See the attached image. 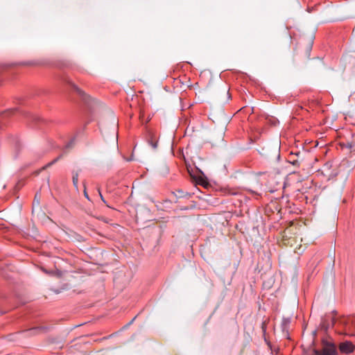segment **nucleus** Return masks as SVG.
I'll return each mask as SVG.
<instances>
[{"label": "nucleus", "mask_w": 355, "mask_h": 355, "mask_svg": "<svg viewBox=\"0 0 355 355\" xmlns=\"http://www.w3.org/2000/svg\"><path fill=\"white\" fill-rule=\"evenodd\" d=\"M282 243L283 245L286 246L290 245L291 247L293 248L294 252L298 254L304 252L306 248L305 246H302V245H296V246H294L295 244L297 243L296 238L291 237L287 239L284 235L283 236Z\"/></svg>", "instance_id": "3"}, {"label": "nucleus", "mask_w": 355, "mask_h": 355, "mask_svg": "<svg viewBox=\"0 0 355 355\" xmlns=\"http://www.w3.org/2000/svg\"><path fill=\"white\" fill-rule=\"evenodd\" d=\"M223 136L224 132L222 131L219 133L216 140L214 139V138H211L210 141L213 144V145H216L223 141ZM212 137H214V136Z\"/></svg>", "instance_id": "7"}, {"label": "nucleus", "mask_w": 355, "mask_h": 355, "mask_svg": "<svg viewBox=\"0 0 355 355\" xmlns=\"http://www.w3.org/2000/svg\"><path fill=\"white\" fill-rule=\"evenodd\" d=\"M227 100H228L230 98V96L227 92Z\"/></svg>", "instance_id": "21"}, {"label": "nucleus", "mask_w": 355, "mask_h": 355, "mask_svg": "<svg viewBox=\"0 0 355 355\" xmlns=\"http://www.w3.org/2000/svg\"><path fill=\"white\" fill-rule=\"evenodd\" d=\"M280 259H281V261H282V263H285V262H286V256H284V255H282V256H281V257H280Z\"/></svg>", "instance_id": "18"}, {"label": "nucleus", "mask_w": 355, "mask_h": 355, "mask_svg": "<svg viewBox=\"0 0 355 355\" xmlns=\"http://www.w3.org/2000/svg\"><path fill=\"white\" fill-rule=\"evenodd\" d=\"M321 327L325 331L329 329V324L326 322V320H323L321 323Z\"/></svg>", "instance_id": "10"}, {"label": "nucleus", "mask_w": 355, "mask_h": 355, "mask_svg": "<svg viewBox=\"0 0 355 355\" xmlns=\"http://www.w3.org/2000/svg\"><path fill=\"white\" fill-rule=\"evenodd\" d=\"M72 86L78 94L83 96L85 95L84 92L79 89L78 87H76L75 85L72 84Z\"/></svg>", "instance_id": "9"}, {"label": "nucleus", "mask_w": 355, "mask_h": 355, "mask_svg": "<svg viewBox=\"0 0 355 355\" xmlns=\"http://www.w3.org/2000/svg\"><path fill=\"white\" fill-rule=\"evenodd\" d=\"M79 171H73L72 181L74 187L78 190V182Z\"/></svg>", "instance_id": "8"}, {"label": "nucleus", "mask_w": 355, "mask_h": 355, "mask_svg": "<svg viewBox=\"0 0 355 355\" xmlns=\"http://www.w3.org/2000/svg\"><path fill=\"white\" fill-rule=\"evenodd\" d=\"M74 145V141L73 140H71L70 142H69V144H67L65 146L66 149H69V148H71Z\"/></svg>", "instance_id": "12"}, {"label": "nucleus", "mask_w": 355, "mask_h": 355, "mask_svg": "<svg viewBox=\"0 0 355 355\" xmlns=\"http://www.w3.org/2000/svg\"><path fill=\"white\" fill-rule=\"evenodd\" d=\"M135 318H134L130 321V323H131V324H132V323H133V321H134V320H135Z\"/></svg>", "instance_id": "23"}, {"label": "nucleus", "mask_w": 355, "mask_h": 355, "mask_svg": "<svg viewBox=\"0 0 355 355\" xmlns=\"http://www.w3.org/2000/svg\"><path fill=\"white\" fill-rule=\"evenodd\" d=\"M327 258L329 261V268H330V270H333L335 265V253H329Z\"/></svg>", "instance_id": "6"}, {"label": "nucleus", "mask_w": 355, "mask_h": 355, "mask_svg": "<svg viewBox=\"0 0 355 355\" xmlns=\"http://www.w3.org/2000/svg\"><path fill=\"white\" fill-rule=\"evenodd\" d=\"M34 203H36L37 205H40V200L39 199H37V194L35 195Z\"/></svg>", "instance_id": "17"}, {"label": "nucleus", "mask_w": 355, "mask_h": 355, "mask_svg": "<svg viewBox=\"0 0 355 355\" xmlns=\"http://www.w3.org/2000/svg\"><path fill=\"white\" fill-rule=\"evenodd\" d=\"M292 165L300 167L301 164L304 162V158H300L297 159L293 156V153H291V155L289 157V161H288Z\"/></svg>", "instance_id": "5"}, {"label": "nucleus", "mask_w": 355, "mask_h": 355, "mask_svg": "<svg viewBox=\"0 0 355 355\" xmlns=\"http://www.w3.org/2000/svg\"><path fill=\"white\" fill-rule=\"evenodd\" d=\"M84 196H85V197L87 199H88L89 200H90V199H89V197L88 194H87V191H86V186H85V184H84Z\"/></svg>", "instance_id": "14"}, {"label": "nucleus", "mask_w": 355, "mask_h": 355, "mask_svg": "<svg viewBox=\"0 0 355 355\" xmlns=\"http://www.w3.org/2000/svg\"><path fill=\"white\" fill-rule=\"evenodd\" d=\"M262 150V155L270 159L278 160L280 157V147L278 144H276L272 147L268 146L267 148H263Z\"/></svg>", "instance_id": "2"}, {"label": "nucleus", "mask_w": 355, "mask_h": 355, "mask_svg": "<svg viewBox=\"0 0 355 355\" xmlns=\"http://www.w3.org/2000/svg\"><path fill=\"white\" fill-rule=\"evenodd\" d=\"M37 331V330L36 329H30V330L27 331V332H33V333H35V332H36Z\"/></svg>", "instance_id": "20"}, {"label": "nucleus", "mask_w": 355, "mask_h": 355, "mask_svg": "<svg viewBox=\"0 0 355 355\" xmlns=\"http://www.w3.org/2000/svg\"><path fill=\"white\" fill-rule=\"evenodd\" d=\"M150 144L153 147V148H157V142H153V141H151Z\"/></svg>", "instance_id": "19"}, {"label": "nucleus", "mask_w": 355, "mask_h": 355, "mask_svg": "<svg viewBox=\"0 0 355 355\" xmlns=\"http://www.w3.org/2000/svg\"><path fill=\"white\" fill-rule=\"evenodd\" d=\"M231 194H233V195H235L237 193V192H232V193H230Z\"/></svg>", "instance_id": "22"}, {"label": "nucleus", "mask_w": 355, "mask_h": 355, "mask_svg": "<svg viewBox=\"0 0 355 355\" xmlns=\"http://www.w3.org/2000/svg\"><path fill=\"white\" fill-rule=\"evenodd\" d=\"M293 156L297 159H300V158H303L302 156H301V153L300 152H297L295 153H293Z\"/></svg>", "instance_id": "15"}, {"label": "nucleus", "mask_w": 355, "mask_h": 355, "mask_svg": "<svg viewBox=\"0 0 355 355\" xmlns=\"http://www.w3.org/2000/svg\"><path fill=\"white\" fill-rule=\"evenodd\" d=\"M14 112H15L14 110H8V111L6 112L5 113H3V116H8L9 114H12Z\"/></svg>", "instance_id": "16"}, {"label": "nucleus", "mask_w": 355, "mask_h": 355, "mask_svg": "<svg viewBox=\"0 0 355 355\" xmlns=\"http://www.w3.org/2000/svg\"><path fill=\"white\" fill-rule=\"evenodd\" d=\"M322 351L315 349L314 354L315 355H338V351L336 349V346L334 343L331 342H329L326 340H322Z\"/></svg>", "instance_id": "1"}, {"label": "nucleus", "mask_w": 355, "mask_h": 355, "mask_svg": "<svg viewBox=\"0 0 355 355\" xmlns=\"http://www.w3.org/2000/svg\"><path fill=\"white\" fill-rule=\"evenodd\" d=\"M61 157H62V155H60L59 157L55 158L53 161L49 163L46 166H44V168H47V167L51 166L52 164H53L54 163H55L56 162H58L61 158Z\"/></svg>", "instance_id": "11"}, {"label": "nucleus", "mask_w": 355, "mask_h": 355, "mask_svg": "<svg viewBox=\"0 0 355 355\" xmlns=\"http://www.w3.org/2000/svg\"><path fill=\"white\" fill-rule=\"evenodd\" d=\"M338 349L341 353L349 354L354 351L355 346L349 341H345L339 344Z\"/></svg>", "instance_id": "4"}, {"label": "nucleus", "mask_w": 355, "mask_h": 355, "mask_svg": "<svg viewBox=\"0 0 355 355\" xmlns=\"http://www.w3.org/2000/svg\"><path fill=\"white\" fill-rule=\"evenodd\" d=\"M98 194H99V196H100V198H101V200H102L105 204H106V201L105 200V199H104V198H103V195H102V193H101V191L100 188H98Z\"/></svg>", "instance_id": "13"}]
</instances>
